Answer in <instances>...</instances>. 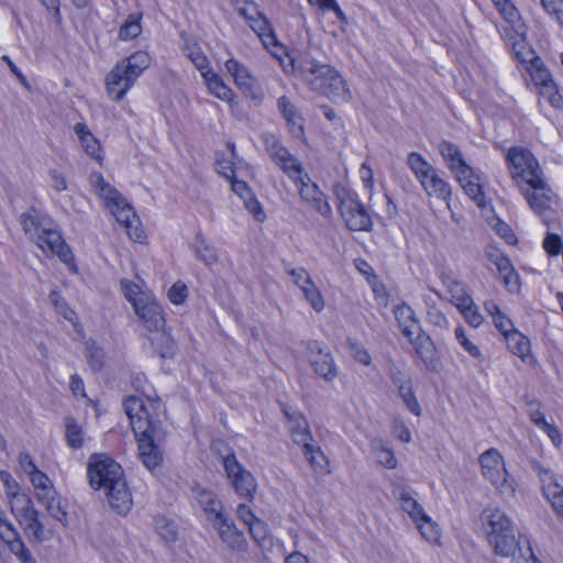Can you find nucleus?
I'll list each match as a JSON object with an SVG mask.
<instances>
[{
  "label": "nucleus",
  "instance_id": "nucleus-11",
  "mask_svg": "<svg viewBox=\"0 0 563 563\" xmlns=\"http://www.w3.org/2000/svg\"><path fill=\"white\" fill-rule=\"evenodd\" d=\"M520 194L526 198L532 211L548 227L555 220L558 196L543 178L542 186H519Z\"/></svg>",
  "mask_w": 563,
  "mask_h": 563
},
{
  "label": "nucleus",
  "instance_id": "nucleus-52",
  "mask_svg": "<svg viewBox=\"0 0 563 563\" xmlns=\"http://www.w3.org/2000/svg\"><path fill=\"white\" fill-rule=\"evenodd\" d=\"M247 527L252 538L257 544H260L261 547H266L271 544L267 527L263 520L257 518Z\"/></svg>",
  "mask_w": 563,
  "mask_h": 563
},
{
  "label": "nucleus",
  "instance_id": "nucleus-40",
  "mask_svg": "<svg viewBox=\"0 0 563 563\" xmlns=\"http://www.w3.org/2000/svg\"><path fill=\"white\" fill-rule=\"evenodd\" d=\"M195 253L196 256L209 267L216 265L219 262V254L217 249L200 235L197 236Z\"/></svg>",
  "mask_w": 563,
  "mask_h": 563
},
{
  "label": "nucleus",
  "instance_id": "nucleus-24",
  "mask_svg": "<svg viewBox=\"0 0 563 563\" xmlns=\"http://www.w3.org/2000/svg\"><path fill=\"white\" fill-rule=\"evenodd\" d=\"M196 498L200 508L208 517V519L212 522V525L216 523V521H219L223 517L228 516L224 512L222 501L213 492L201 489L197 493Z\"/></svg>",
  "mask_w": 563,
  "mask_h": 563
},
{
  "label": "nucleus",
  "instance_id": "nucleus-8",
  "mask_svg": "<svg viewBox=\"0 0 563 563\" xmlns=\"http://www.w3.org/2000/svg\"><path fill=\"white\" fill-rule=\"evenodd\" d=\"M511 179L519 186H542L543 170L534 155L525 147H510L506 155Z\"/></svg>",
  "mask_w": 563,
  "mask_h": 563
},
{
  "label": "nucleus",
  "instance_id": "nucleus-50",
  "mask_svg": "<svg viewBox=\"0 0 563 563\" xmlns=\"http://www.w3.org/2000/svg\"><path fill=\"white\" fill-rule=\"evenodd\" d=\"M187 57L192 62L196 68L200 71L201 76L206 70H210L209 60L207 56L203 54L200 47L197 45L187 46L186 49Z\"/></svg>",
  "mask_w": 563,
  "mask_h": 563
},
{
  "label": "nucleus",
  "instance_id": "nucleus-22",
  "mask_svg": "<svg viewBox=\"0 0 563 563\" xmlns=\"http://www.w3.org/2000/svg\"><path fill=\"white\" fill-rule=\"evenodd\" d=\"M439 152L456 179H461V177L464 179L471 175L472 167L465 162L462 152L455 144L442 141L439 144Z\"/></svg>",
  "mask_w": 563,
  "mask_h": 563
},
{
  "label": "nucleus",
  "instance_id": "nucleus-62",
  "mask_svg": "<svg viewBox=\"0 0 563 563\" xmlns=\"http://www.w3.org/2000/svg\"><path fill=\"white\" fill-rule=\"evenodd\" d=\"M544 10L563 27V0H540Z\"/></svg>",
  "mask_w": 563,
  "mask_h": 563
},
{
  "label": "nucleus",
  "instance_id": "nucleus-49",
  "mask_svg": "<svg viewBox=\"0 0 563 563\" xmlns=\"http://www.w3.org/2000/svg\"><path fill=\"white\" fill-rule=\"evenodd\" d=\"M8 499L11 512L14 517L33 506L31 498L21 490L12 493L8 496Z\"/></svg>",
  "mask_w": 563,
  "mask_h": 563
},
{
  "label": "nucleus",
  "instance_id": "nucleus-13",
  "mask_svg": "<svg viewBox=\"0 0 563 563\" xmlns=\"http://www.w3.org/2000/svg\"><path fill=\"white\" fill-rule=\"evenodd\" d=\"M222 466L235 494L246 500H253L257 490V482L253 474L238 461L235 454L229 453L223 456Z\"/></svg>",
  "mask_w": 563,
  "mask_h": 563
},
{
  "label": "nucleus",
  "instance_id": "nucleus-41",
  "mask_svg": "<svg viewBox=\"0 0 563 563\" xmlns=\"http://www.w3.org/2000/svg\"><path fill=\"white\" fill-rule=\"evenodd\" d=\"M372 449L379 464L389 470H393L397 466V459L394 454V451L383 440H374L372 442Z\"/></svg>",
  "mask_w": 563,
  "mask_h": 563
},
{
  "label": "nucleus",
  "instance_id": "nucleus-17",
  "mask_svg": "<svg viewBox=\"0 0 563 563\" xmlns=\"http://www.w3.org/2000/svg\"><path fill=\"white\" fill-rule=\"evenodd\" d=\"M389 377L407 409L417 417L421 416L422 410L413 391L410 372L405 366H393Z\"/></svg>",
  "mask_w": 563,
  "mask_h": 563
},
{
  "label": "nucleus",
  "instance_id": "nucleus-63",
  "mask_svg": "<svg viewBox=\"0 0 563 563\" xmlns=\"http://www.w3.org/2000/svg\"><path fill=\"white\" fill-rule=\"evenodd\" d=\"M168 299L174 305H183L188 297L187 286L181 282H176L168 290Z\"/></svg>",
  "mask_w": 563,
  "mask_h": 563
},
{
  "label": "nucleus",
  "instance_id": "nucleus-59",
  "mask_svg": "<svg viewBox=\"0 0 563 563\" xmlns=\"http://www.w3.org/2000/svg\"><path fill=\"white\" fill-rule=\"evenodd\" d=\"M86 357L90 367L93 371L101 369L103 365L104 354L103 351L97 346L93 342H87L86 344Z\"/></svg>",
  "mask_w": 563,
  "mask_h": 563
},
{
  "label": "nucleus",
  "instance_id": "nucleus-48",
  "mask_svg": "<svg viewBox=\"0 0 563 563\" xmlns=\"http://www.w3.org/2000/svg\"><path fill=\"white\" fill-rule=\"evenodd\" d=\"M301 446L303 455L306 456L310 465L313 468L323 470L327 463V457L324 456L321 449L318 445L312 444L311 441H308L307 444H302Z\"/></svg>",
  "mask_w": 563,
  "mask_h": 563
},
{
  "label": "nucleus",
  "instance_id": "nucleus-15",
  "mask_svg": "<svg viewBox=\"0 0 563 563\" xmlns=\"http://www.w3.org/2000/svg\"><path fill=\"white\" fill-rule=\"evenodd\" d=\"M266 150L273 162L294 181L308 175L299 159H297L275 136L266 137Z\"/></svg>",
  "mask_w": 563,
  "mask_h": 563
},
{
  "label": "nucleus",
  "instance_id": "nucleus-30",
  "mask_svg": "<svg viewBox=\"0 0 563 563\" xmlns=\"http://www.w3.org/2000/svg\"><path fill=\"white\" fill-rule=\"evenodd\" d=\"M542 490L556 515L563 519V487L551 474L547 473L542 477Z\"/></svg>",
  "mask_w": 563,
  "mask_h": 563
},
{
  "label": "nucleus",
  "instance_id": "nucleus-64",
  "mask_svg": "<svg viewBox=\"0 0 563 563\" xmlns=\"http://www.w3.org/2000/svg\"><path fill=\"white\" fill-rule=\"evenodd\" d=\"M511 563H538L529 544L520 548L515 555H510Z\"/></svg>",
  "mask_w": 563,
  "mask_h": 563
},
{
  "label": "nucleus",
  "instance_id": "nucleus-1",
  "mask_svg": "<svg viewBox=\"0 0 563 563\" xmlns=\"http://www.w3.org/2000/svg\"><path fill=\"white\" fill-rule=\"evenodd\" d=\"M87 472L90 486L103 490L113 510L119 515H126L131 510L132 496L119 463L104 454H92Z\"/></svg>",
  "mask_w": 563,
  "mask_h": 563
},
{
  "label": "nucleus",
  "instance_id": "nucleus-58",
  "mask_svg": "<svg viewBox=\"0 0 563 563\" xmlns=\"http://www.w3.org/2000/svg\"><path fill=\"white\" fill-rule=\"evenodd\" d=\"M457 309L471 327L478 328L482 324L483 316L473 300L472 303L465 302L463 307H457Z\"/></svg>",
  "mask_w": 563,
  "mask_h": 563
},
{
  "label": "nucleus",
  "instance_id": "nucleus-37",
  "mask_svg": "<svg viewBox=\"0 0 563 563\" xmlns=\"http://www.w3.org/2000/svg\"><path fill=\"white\" fill-rule=\"evenodd\" d=\"M19 523L33 537L40 539L43 533V525L38 520V514L34 506L15 516Z\"/></svg>",
  "mask_w": 563,
  "mask_h": 563
},
{
  "label": "nucleus",
  "instance_id": "nucleus-23",
  "mask_svg": "<svg viewBox=\"0 0 563 563\" xmlns=\"http://www.w3.org/2000/svg\"><path fill=\"white\" fill-rule=\"evenodd\" d=\"M283 410L287 418V427L294 442L298 445H302L307 444L308 441H312L307 419L297 410H290L287 407Z\"/></svg>",
  "mask_w": 563,
  "mask_h": 563
},
{
  "label": "nucleus",
  "instance_id": "nucleus-27",
  "mask_svg": "<svg viewBox=\"0 0 563 563\" xmlns=\"http://www.w3.org/2000/svg\"><path fill=\"white\" fill-rule=\"evenodd\" d=\"M210 95L217 99L231 103L235 99L234 91L212 69L206 70L201 76Z\"/></svg>",
  "mask_w": 563,
  "mask_h": 563
},
{
  "label": "nucleus",
  "instance_id": "nucleus-31",
  "mask_svg": "<svg viewBox=\"0 0 563 563\" xmlns=\"http://www.w3.org/2000/svg\"><path fill=\"white\" fill-rule=\"evenodd\" d=\"M136 438L139 441V455L144 466L148 470H154L159 466L162 463V454L153 442L154 435Z\"/></svg>",
  "mask_w": 563,
  "mask_h": 563
},
{
  "label": "nucleus",
  "instance_id": "nucleus-20",
  "mask_svg": "<svg viewBox=\"0 0 563 563\" xmlns=\"http://www.w3.org/2000/svg\"><path fill=\"white\" fill-rule=\"evenodd\" d=\"M286 273L291 278V282L301 290L311 308L316 312H321L325 307V302L308 272L303 267L287 266Z\"/></svg>",
  "mask_w": 563,
  "mask_h": 563
},
{
  "label": "nucleus",
  "instance_id": "nucleus-19",
  "mask_svg": "<svg viewBox=\"0 0 563 563\" xmlns=\"http://www.w3.org/2000/svg\"><path fill=\"white\" fill-rule=\"evenodd\" d=\"M224 67L233 78L234 85L239 90L254 100H261L262 93L258 80L244 64L235 58H229L225 60Z\"/></svg>",
  "mask_w": 563,
  "mask_h": 563
},
{
  "label": "nucleus",
  "instance_id": "nucleus-5",
  "mask_svg": "<svg viewBox=\"0 0 563 563\" xmlns=\"http://www.w3.org/2000/svg\"><path fill=\"white\" fill-rule=\"evenodd\" d=\"M483 530L494 553L509 558L522 548L515 534L512 520L499 507H487L481 515Z\"/></svg>",
  "mask_w": 563,
  "mask_h": 563
},
{
  "label": "nucleus",
  "instance_id": "nucleus-28",
  "mask_svg": "<svg viewBox=\"0 0 563 563\" xmlns=\"http://www.w3.org/2000/svg\"><path fill=\"white\" fill-rule=\"evenodd\" d=\"M35 497L40 504H42L47 512L56 520L63 522L67 519V512L65 511L60 499L54 488V485L46 487L45 490L35 492Z\"/></svg>",
  "mask_w": 563,
  "mask_h": 563
},
{
  "label": "nucleus",
  "instance_id": "nucleus-25",
  "mask_svg": "<svg viewBox=\"0 0 563 563\" xmlns=\"http://www.w3.org/2000/svg\"><path fill=\"white\" fill-rule=\"evenodd\" d=\"M393 312L399 329L406 338H411L421 330L416 313L409 305L405 302L399 303L395 306Z\"/></svg>",
  "mask_w": 563,
  "mask_h": 563
},
{
  "label": "nucleus",
  "instance_id": "nucleus-26",
  "mask_svg": "<svg viewBox=\"0 0 563 563\" xmlns=\"http://www.w3.org/2000/svg\"><path fill=\"white\" fill-rule=\"evenodd\" d=\"M428 196L438 199L448 200L451 197L450 185L439 176L438 170L433 167L431 172L418 180Z\"/></svg>",
  "mask_w": 563,
  "mask_h": 563
},
{
  "label": "nucleus",
  "instance_id": "nucleus-12",
  "mask_svg": "<svg viewBox=\"0 0 563 563\" xmlns=\"http://www.w3.org/2000/svg\"><path fill=\"white\" fill-rule=\"evenodd\" d=\"M247 24L257 34L264 47L279 60L285 71L295 69V60L288 55L286 47L277 40L268 19L262 12Z\"/></svg>",
  "mask_w": 563,
  "mask_h": 563
},
{
  "label": "nucleus",
  "instance_id": "nucleus-6",
  "mask_svg": "<svg viewBox=\"0 0 563 563\" xmlns=\"http://www.w3.org/2000/svg\"><path fill=\"white\" fill-rule=\"evenodd\" d=\"M147 52L137 51L121 59L106 77L107 91L114 101H121L139 77L151 65Z\"/></svg>",
  "mask_w": 563,
  "mask_h": 563
},
{
  "label": "nucleus",
  "instance_id": "nucleus-33",
  "mask_svg": "<svg viewBox=\"0 0 563 563\" xmlns=\"http://www.w3.org/2000/svg\"><path fill=\"white\" fill-rule=\"evenodd\" d=\"M74 131L80 141V145L82 150L92 158L100 159L101 158V146L99 141L91 133L87 124L85 123H76L74 126Z\"/></svg>",
  "mask_w": 563,
  "mask_h": 563
},
{
  "label": "nucleus",
  "instance_id": "nucleus-45",
  "mask_svg": "<svg viewBox=\"0 0 563 563\" xmlns=\"http://www.w3.org/2000/svg\"><path fill=\"white\" fill-rule=\"evenodd\" d=\"M527 70L538 88L554 81L550 70L544 66L540 58L533 62L530 66H527Z\"/></svg>",
  "mask_w": 563,
  "mask_h": 563
},
{
  "label": "nucleus",
  "instance_id": "nucleus-35",
  "mask_svg": "<svg viewBox=\"0 0 563 563\" xmlns=\"http://www.w3.org/2000/svg\"><path fill=\"white\" fill-rule=\"evenodd\" d=\"M441 282L451 296V302L457 308L465 302L472 303V297L467 294L465 286L451 275H442Z\"/></svg>",
  "mask_w": 563,
  "mask_h": 563
},
{
  "label": "nucleus",
  "instance_id": "nucleus-9",
  "mask_svg": "<svg viewBox=\"0 0 563 563\" xmlns=\"http://www.w3.org/2000/svg\"><path fill=\"white\" fill-rule=\"evenodd\" d=\"M148 404L139 397H128L124 401L126 416L135 437H151L157 430V416L161 410V402L147 396Z\"/></svg>",
  "mask_w": 563,
  "mask_h": 563
},
{
  "label": "nucleus",
  "instance_id": "nucleus-7",
  "mask_svg": "<svg viewBox=\"0 0 563 563\" xmlns=\"http://www.w3.org/2000/svg\"><path fill=\"white\" fill-rule=\"evenodd\" d=\"M121 288L135 314L150 333L164 329L163 309L150 290L129 280H122Z\"/></svg>",
  "mask_w": 563,
  "mask_h": 563
},
{
  "label": "nucleus",
  "instance_id": "nucleus-53",
  "mask_svg": "<svg viewBox=\"0 0 563 563\" xmlns=\"http://www.w3.org/2000/svg\"><path fill=\"white\" fill-rule=\"evenodd\" d=\"M506 22L516 25L520 16L516 7L509 0H492Z\"/></svg>",
  "mask_w": 563,
  "mask_h": 563
},
{
  "label": "nucleus",
  "instance_id": "nucleus-21",
  "mask_svg": "<svg viewBox=\"0 0 563 563\" xmlns=\"http://www.w3.org/2000/svg\"><path fill=\"white\" fill-rule=\"evenodd\" d=\"M217 530L219 538L223 543L233 551H244L247 547V541L242 531L238 529L234 521L225 516L212 525Z\"/></svg>",
  "mask_w": 563,
  "mask_h": 563
},
{
  "label": "nucleus",
  "instance_id": "nucleus-18",
  "mask_svg": "<svg viewBox=\"0 0 563 563\" xmlns=\"http://www.w3.org/2000/svg\"><path fill=\"white\" fill-rule=\"evenodd\" d=\"M301 201L310 209L324 218L332 216V208L325 194L312 181L309 175L303 176L295 184Z\"/></svg>",
  "mask_w": 563,
  "mask_h": 563
},
{
  "label": "nucleus",
  "instance_id": "nucleus-42",
  "mask_svg": "<svg viewBox=\"0 0 563 563\" xmlns=\"http://www.w3.org/2000/svg\"><path fill=\"white\" fill-rule=\"evenodd\" d=\"M148 339L161 357H167L173 353V339L164 329L151 332Z\"/></svg>",
  "mask_w": 563,
  "mask_h": 563
},
{
  "label": "nucleus",
  "instance_id": "nucleus-3",
  "mask_svg": "<svg viewBox=\"0 0 563 563\" xmlns=\"http://www.w3.org/2000/svg\"><path fill=\"white\" fill-rule=\"evenodd\" d=\"M298 69L312 90L334 102L350 100L351 93L345 80L331 66L321 64L310 56H303L298 60Z\"/></svg>",
  "mask_w": 563,
  "mask_h": 563
},
{
  "label": "nucleus",
  "instance_id": "nucleus-56",
  "mask_svg": "<svg viewBox=\"0 0 563 563\" xmlns=\"http://www.w3.org/2000/svg\"><path fill=\"white\" fill-rule=\"evenodd\" d=\"M539 93L541 97L547 99V101L553 108H561L563 106V98L559 92L558 86L554 81L547 84L544 86L539 87Z\"/></svg>",
  "mask_w": 563,
  "mask_h": 563
},
{
  "label": "nucleus",
  "instance_id": "nucleus-4",
  "mask_svg": "<svg viewBox=\"0 0 563 563\" xmlns=\"http://www.w3.org/2000/svg\"><path fill=\"white\" fill-rule=\"evenodd\" d=\"M89 184L93 192L104 202L117 221L124 228L128 235L135 242L144 238L143 230L139 228V219L122 195L108 183L103 176L93 172L90 174Z\"/></svg>",
  "mask_w": 563,
  "mask_h": 563
},
{
  "label": "nucleus",
  "instance_id": "nucleus-54",
  "mask_svg": "<svg viewBox=\"0 0 563 563\" xmlns=\"http://www.w3.org/2000/svg\"><path fill=\"white\" fill-rule=\"evenodd\" d=\"M512 48L517 58L528 66L539 59V57L536 56L534 51L526 44L525 38L514 42Z\"/></svg>",
  "mask_w": 563,
  "mask_h": 563
},
{
  "label": "nucleus",
  "instance_id": "nucleus-46",
  "mask_svg": "<svg viewBox=\"0 0 563 563\" xmlns=\"http://www.w3.org/2000/svg\"><path fill=\"white\" fill-rule=\"evenodd\" d=\"M454 336L473 358L477 360L479 363L485 361L482 350L466 336L465 330L462 325L455 328Z\"/></svg>",
  "mask_w": 563,
  "mask_h": 563
},
{
  "label": "nucleus",
  "instance_id": "nucleus-34",
  "mask_svg": "<svg viewBox=\"0 0 563 563\" xmlns=\"http://www.w3.org/2000/svg\"><path fill=\"white\" fill-rule=\"evenodd\" d=\"M278 109L287 121L290 132L295 136L300 137L303 134L302 118L298 114L294 104L288 98L280 97L278 99Z\"/></svg>",
  "mask_w": 563,
  "mask_h": 563
},
{
  "label": "nucleus",
  "instance_id": "nucleus-47",
  "mask_svg": "<svg viewBox=\"0 0 563 563\" xmlns=\"http://www.w3.org/2000/svg\"><path fill=\"white\" fill-rule=\"evenodd\" d=\"M49 302L55 308L58 314L69 322H75L76 312L68 307L64 298L60 296L57 289H53L48 295Z\"/></svg>",
  "mask_w": 563,
  "mask_h": 563
},
{
  "label": "nucleus",
  "instance_id": "nucleus-60",
  "mask_svg": "<svg viewBox=\"0 0 563 563\" xmlns=\"http://www.w3.org/2000/svg\"><path fill=\"white\" fill-rule=\"evenodd\" d=\"M485 255L489 263L496 267L498 273L505 271V267L510 264V261L495 246H487Z\"/></svg>",
  "mask_w": 563,
  "mask_h": 563
},
{
  "label": "nucleus",
  "instance_id": "nucleus-36",
  "mask_svg": "<svg viewBox=\"0 0 563 563\" xmlns=\"http://www.w3.org/2000/svg\"><path fill=\"white\" fill-rule=\"evenodd\" d=\"M464 189L465 194L479 207H486L485 194L482 185L479 184V177L473 168H471V175L464 179H456Z\"/></svg>",
  "mask_w": 563,
  "mask_h": 563
},
{
  "label": "nucleus",
  "instance_id": "nucleus-39",
  "mask_svg": "<svg viewBox=\"0 0 563 563\" xmlns=\"http://www.w3.org/2000/svg\"><path fill=\"white\" fill-rule=\"evenodd\" d=\"M398 500L401 509L407 512L413 522H420L421 519L427 518L422 506L411 496V494L405 489L399 492Z\"/></svg>",
  "mask_w": 563,
  "mask_h": 563
},
{
  "label": "nucleus",
  "instance_id": "nucleus-57",
  "mask_svg": "<svg viewBox=\"0 0 563 563\" xmlns=\"http://www.w3.org/2000/svg\"><path fill=\"white\" fill-rule=\"evenodd\" d=\"M417 528L420 530L421 536L429 542H437L440 538V531L438 526L427 515L426 519H421L420 522H415Z\"/></svg>",
  "mask_w": 563,
  "mask_h": 563
},
{
  "label": "nucleus",
  "instance_id": "nucleus-38",
  "mask_svg": "<svg viewBox=\"0 0 563 563\" xmlns=\"http://www.w3.org/2000/svg\"><path fill=\"white\" fill-rule=\"evenodd\" d=\"M64 423L67 445L74 450L81 449L86 435L82 427L73 417H66Z\"/></svg>",
  "mask_w": 563,
  "mask_h": 563
},
{
  "label": "nucleus",
  "instance_id": "nucleus-2",
  "mask_svg": "<svg viewBox=\"0 0 563 563\" xmlns=\"http://www.w3.org/2000/svg\"><path fill=\"white\" fill-rule=\"evenodd\" d=\"M24 233L43 251L48 250L63 263L68 265L71 272H76L74 256L65 243L57 225L47 214L36 210L25 212L20 218Z\"/></svg>",
  "mask_w": 563,
  "mask_h": 563
},
{
  "label": "nucleus",
  "instance_id": "nucleus-29",
  "mask_svg": "<svg viewBox=\"0 0 563 563\" xmlns=\"http://www.w3.org/2000/svg\"><path fill=\"white\" fill-rule=\"evenodd\" d=\"M409 342L412 344L417 355L421 358V361L427 365L431 366L437 361V349L429 335H427L422 330H419L411 338H407Z\"/></svg>",
  "mask_w": 563,
  "mask_h": 563
},
{
  "label": "nucleus",
  "instance_id": "nucleus-10",
  "mask_svg": "<svg viewBox=\"0 0 563 563\" xmlns=\"http://www.w3.org/2000/svg\"><path fill=\"white\" fill-rule=\"evenodd\" d=\"M479 463L483 476L505 497H514L517 483L508 473L501 454L489 449L481 454Z\"/></svg>",
  "mask_w": 563,
  "mask_h": 563
},
{
  "label": "nucleus",
  "instance_id": "nucleus-32",
  "mask_svg": "<svg viewBox=\"0 0 563 563\" xmlns=\"http://www.w3.org/2000/svg\"><path fill=\"white\" fill-rule=\"evenodd\" d=\"M508 350L518 355L523 362L531 363V347L529 339L516 329L505 336Z\"/></svg>",
  "mask_w": 563,
  "mask_h": 563
},
{
  "label": "nucleus",
  "instance_id": "nucleus-16",
  "mask_svg": "<svg viewBox=\"0 0 563 563\" xmlns=\"http://www.w3.org/2000/svg\"><path fill=\"white\" fill-rule=\"evenodd\" d=\"M306 349L314 373L327 382H332L338 376V369L329 347L319 341H309Z\"/></svg>",
  "mask_w": 563,
  "mask_h": 563
},
{
  "label": "nucleus",
  "instance_id": "nucleus-61",
  "mask_svg": "<svg viewBox=\"0 0 563 563\" xmlns=\"http://www.w3.org/2000/svg\"><path fill=\"white\" fill-rule=\"evenodd\" d=\"M427 319L434 327L445 330L449 328V320L445 314L434 305L429 306L427 310Z\"/></svg>",
  "mask_w": 563,
  "mask_h": 563
},
{
  "label": "nucleus",
  "instance_id": "nucleus-44",
  "mask_svg": "<svg viewBox=\"0 0 563 563\" xmlns=\"http://www.w3.org/2000/svg\"><path fill=\"white\" fill-rule=\"evenodd\" d=\"M141 18V14L137 13L130 14L120 27L119 37L123 41L137 37L142 32Z\"/></svg>",
  "mask_w": 563,
  "mask_h": 563
},
{
  "label": "nucleus",
  "instance_id": "nucleus-51",
  "mask_svg": "<svg viewBox=\"0 0 563 563\" xmlns=\"http://www.w3.org/2000/svg\"><path fill=\"white\" fill-rule=\"evenodd\" d=\"M156 530L161 538L166 542H174L178 537V530L175 522L166 518H157L155 523Z\"/></svg>",
  "mask_w": 563,
  "mask_h": 563
},
{
  "label": "nucleus",
  "instance_id": "nucleus-55",
  "mask_svg": "<svg viewBox=\"0 0 563 563\" xmlns=\"http://www.w3.org/2000/svg\"><path fill=\"white\" fill-rule=\"evenodd\" d=\"M498 274L503 279L504 286L509 292L516 294L520 290V278L511 263L505 267V271H501Z\"/></svg>",
  "mask_w": 563,
  "mask_h": 563
},
{
  "label": "nucleus",
  "instance_id": "nucleus-43",
  "mask_svg": "<svg viewBox=\"0 0 563 563\" xmlns=\"http://www.w3.org/2000/svg\"><path fill=\"white\" fill-rule=\"evenodd\" d=\"M407 165L418 180L423 178L427 173L431 172L433 168V166L417 152H411L408 154Z\"/></svg>",
  "mask_w": 563,
  "mask_h": 563
},
{
  "label": "nucleus",
  "instance_id": "nucleus-14",
  "mask_svg": "<svg viewBox=\"0 0 563 563\" xmlns=\"http://www.w3.org/2000/svg\"><path fill=\"white\" fill-rule=\"evenodd\" d=\"M340 200L339 211L347 228L352 231H367L372 227V220L365 207L350 192L342 195L338 191Z\"/></svg>",
  "mask_w": 563,
  "mask_h": 563
}]
</instances>
